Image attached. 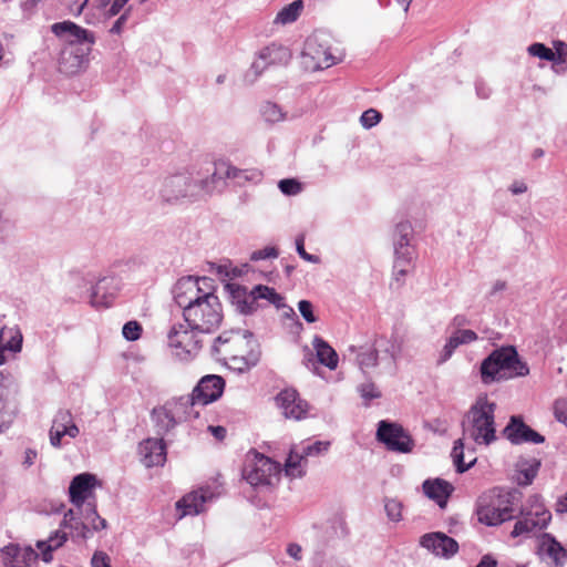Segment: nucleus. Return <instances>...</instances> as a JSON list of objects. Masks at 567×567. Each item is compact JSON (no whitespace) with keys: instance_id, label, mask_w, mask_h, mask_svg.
<instances>
[{"instance_id":"obj_31","label":"nucleus","mask_w":567,"mask_h":567,"mask_svg":"<svg viewBox=\"0 0 567 567\" xmlns=\"http://www.w3.org/2000/svg\"><path fill=\"white\" fill-rule=\"evenodd\" d=\"M538 550L542 555L550 558L556 566H561L567 557V551L563 545L548 533L542 535Z\"/></svg>"},{"instance_id":"obj_58","label":"nucleus","mask_w":567,"mask_h":567,"mask_svg":"<svg viewBox=\"0 0 567 567\" xmlns=\"http://www.w3.org/2000/svg\"><path fill=\"white\" fill-rule=\"evenodd\" d=\"M508 189L513 195H520L527 192L528 186L524 181H514Z\"/></svg>"},{"instance_id":"obj_17","label":"nucleus","mask_w":567,"mask_h":567,"mask_svg":"<svg viewBox=\"0 0 567 567\" xmlns=\"http://www.w3.org/2000/svg\"><path fill=\"white\" fill-rule=\"evenodd\" d=\"M97 484L96 476L91 473H81L72 478L69 496L76 509H82L89 502H95L94 492Z\"/></svg>"},{"instance_id":"obj_35","label":"nucleus","mask_w":567,"mask_h":567,"mask_svg":"<svg viewBox=\"0 0 567 567\" xmlns=\"http://www.w3.org/2000/svg\"><path fill=\"white\" fill-rule=\"evenodd\" d=\"M305 9V3L302 0H295L291 3L282 7L276 14L272 23L275 25H289L296 22L301 16Z\"/></svg>"},{"instance_id":"obj_40","label":"nucleus","mask_w":567,"mask_h":567,"mask_svg":"<svg viewBox=\"0 0 567 567\" xmlns=\"http://www.w3.org/2000/svg\"><path fill=\"white\" fill-rule=\"evenodd\" d=\"M540 463L536 460L518 464L517 482L519 485H529L536 477Z\"/></svg>"},{"instance_id":"obj_20","label":"nucleus","mask_w":567,"mask_h":567,"mask_svg":"<svg viewBox=\"0 0 567 567\" xmlns=\"http://www.w3.org/2000/svg\"><path fill=\"white\" fill-rule=\"evenodd\" d=\"M420 545L436 557L449 559L458 551L457 542L441 532L427 533L420 538Z\"/></svg>"},{"instance_id":"obj_42","label":"nucleus","mask_w":567,"mask_h":567,"mask_svg":"<svg viewBox=\"0 0 567 567\" xmlns=\"http://www.w3.org/2000/svg\"><path fill=\"white\" fill-rule=\"evenodd\" d=\"M413 235V228L412 225L404 220L399 223L393 233V247H396L398 245L402 246H410L411 239Z\"/></svg>"},{"instance_id":"obj_62","label":"nucleus","mask_w":567,"mask_h":567,"mask_svg":"<svg viewBox=\"0 0 567 567\" xmlns=\"http://www.w3.org/2000/svg\"><path fill=\"white\" fill-rule=\"evenodd\" d=\"M127 20L126 13L122 14L112 25L111 32L120 34L122 32V29Z\"/></svg>"},{"instance_id":"obj_53","label":"nucleus","mask_w":567,"mask_h":567,"mask_svg":"<svg viewBox=\"0 0 567 567\" xmlns=\"http://www.w3.org/2000/svg\"><path fill=\"white\" fill-rule=\"evenodd\" d=\"M279 255L278 250L272 246L264 247L262 249L255 250L250 254V260L259 261L266 259H275Z\"/></svg>"},{"instance_id":"obj_8","label":"nucleus","mask_w":567,"mask_h":567,"mask_svg":"<svg viewBox=\"0 0 567 567\" xmlns=\"http://www.w3.org/2000/svg\"><path fill=\"white\" fill-rule=\"evenodd\" d=\"M199 410L187 395L174 396L162 405L152 410L151 417L157 429V433L166 434L178 424L195 420L199 416Z\"/></svg>"},{"instance_id":"obj_47","label":"nucleus","mask_w":567,"mask_h":567,"mask_svg":"<svg viewBox=\"0 0 567 567\" xmlns=\"http://www.w3.org/2000/svg\"><path fill=\"white\" fill-rule=\"evenodd\" d=\"M554 53L556 54V61L554 62L553 70L558 73L557 65L565 64L567 62V43L561 40L553 42Z\"/></svg>"},{"instance_id":"obj_7","label":"nucleus","mask_w":567,"mask_h":567,"mask_svg":"<svg viewBox=\"0 0 567 567\" xmlns=\"http://www.w3.org/2000/svg\"><path fill=\"white\" fill-rule=\"evenodd\" d=\"M301 59L306 69L318 71L339 63L342 60V53L331 34L326 31H316L305 41Z\"/></svg>"},{"instance_id":"obj_41","label":"nucleus","mask_w":567,"mask_h":567,"mask_svg":"<svg viewBox=\"0 0 567 567\" xmlns=\"http://www.w3.org/2000/svg\"><path fill=\"white\" fill-rule=\"evenodd\" d=\"M361 370L374 368L378 364L379 352L374 348H360L355 358Z\"/></svg>"},{"instance_id":"obj_36","label":"nucleus","mask_w":567,"mask_h":567,"mask_svg":"<svg viewBox=\"0 0 567 567\" xmlns=\"http://www.w3.org/2000/svg\"><path fill=\"white\" fill-rule=\"evenodd\" d=\"M66 539L68 534L62 529H58L47 540H39L37 547L41 551L43 561L50 563L52 560V551L60 548Z\"/></svg>"},{"instance_id":"obj_2","label":"nucleus","mask_w":567,"mask_h":567,"mask_svg":"<svg viewBox=\"0 0 567 567\" xmlns=\"http://www.w3.org/2000/svg\"><path fill=\"white\" fill-rule=\"evenodd\" d=\"M495 409L496 404L489 401L487 396H480L467 412L462 423L463 437L454 442L451 454L458 473L467 471L476 462V458L472 455H470L468 463L464 462L465 440H471L475 444L484 446H488L496 441Z\"/></svg>"},{"instance_id":"obj_45","label":"nucleus","mask_w":567,"mask_h":567,"mask_svg":"<svg viewBox=\"0 0 567 567\" xmlns=\"http://www.w3.org/2000/svg\"><path fill=\"white\" fill-rule=\"evenodd\" d=\"M403 505L396 498H385L384 509L391 522L399 523L402 519Z\"/></svg>"},{"instance_id":"obj_19","label":"nucleus","mask_w":567,"mask_h":567,"mask_svg":"<svg viewBox=\"0 0 567 567\" xmlns=\"http://www.w3.org/2000/svg\"><path fill=\"white\" fill-rule=\"evenodd\" d=\"M79 433L80 429L75 424L71 412L61 410L55 414L49 432L50 444L60 449L64 444L63 437L75 439Z\"/></svg>"},{"instance_id":"obj_26","label":"nucleus","mask_w":567,"mask_h":567,"mask_svg":"<svg viewBox=\"0 0 567 567\" xmlns=\"http://www.w3.org/2000/svg\"><path fill=\"white\" fill-rule=\"evenodd\" d=\"M141 461L146 467L162 466L166 462V446L163 439H146L138 447Z\"/></svg>"},{"instance_id":"obj_52","label":"nucleus","mask_w":567,"mask_h":567,"mask_svg":"<svg viewBox=\"0 0 567 567\" xmlns=\"http://www.w3.org/2000/svg\"><path fill=\"white\" fill-rule=\"evenodd\" d=\"M452 336L460 346L470 344L478 339L476 332L470 329H456Z\"/></svg>"},{"instance_id":"obj_59","label":"nucleus","mask_w":567,"mask_h":567,"mask_svg":"<svg viewBox=\"0 0 567 567\" xmlns=\"http://www.w3.org/2000/svg\"><path fill=\"white\" fill-rule=\"evenodd\" d=\"M90 0H84L82 3L74 2L69 6V11L71 14L79 17L81 13H85L89 7Z\"/></svg>"},{"instance_id":"obj_14","label":"nucleus","mask_w":567,"mask_h":567,"mask_svg":"<svg viewBox=\"0 0 567 567\" xmlns=\"http://www.w3.org/2000/svg\"><path fill=\"white\" fill-rule=\"evenodd\" d=\"M377 439L388 450L399 453H411L414 447L411 435L400 424L388 421L379 422Z\"/></svg>"},{"instance_id":"obj_33","label":"nucleus","mask_w":567,"mask_h":567,"mask_svg":"<svg viewBox=\"0 0 567 567\" xmlns=\"http://www.w3.org/2000/svg\"><path fill=\"white\" fill-rule=\"evenodd\" d=\"M318 361L330 370H336L339 357L336 350L322 338L316 336L312 341Z\"/></svg>"},{"instance_id":"obj_29","label":"nucleus","mask_w":567,"mask_h":567,"mask_svg":"<svg viewBox=\"0 0 567 567\" xmlns=\"http://www.w3.org/2000/svg\"><path fill=\"white\" fill-rule=\"evenodd\" d=\"M424 494L433 499L440 507L446 505L447 498L453 492V486L444 480H426L423 483Z\"/></svg>"},{"instance_id":"obj_12","label":"nucleus","mask_w":567,"mask_h":567,"mask_svg":"<svg viewBox=\"0 0 567 567\" xmlns=\"http://www.w3.org/2000/svg\"><path fill=\"white\" fill-rule=\"evenodd\" d=\"M280 473L278 463L258 453L247 458L243 471L244 478L255 487L276 485L280 480Z\"/></svg>"},{"instance_id":"obj_46","label":"nucleus","mask_w":567,"mask_h":567,"mask_svg":"<svg viewBox=\"0 0 567 567\" xmlns=\"http://www.w3.org/2000/svg\"><path fill=\"white\" fill-rule=\"evenodd\" d=\"M278 187L284 195L296 196L302 190V185L295 178L281 179L278 183Z\"/></svg>"},{"instance_id":"obj_27","label":"nucleus","mask_w":567,"mask_h":567,"mask_svg":"<svg viewBox=\"0 0 567 567\" xmlns=\"http://www.w3.org/2000/svg\"><path fill=\"white\" fill-rule=\"evenodd\" d=\"M213 497L208 488H200L185 495L176 504L177 511L181 512L179 517L187 515H198L205 511V504Z\"/></svg>"},{"instance_id":"obj_11","label":"nucleus","mask_w":567,"mask_h":567,"mask_svg":"<svg viewBox=\"0 0 567 567\" xmlns=\"http://www.w3.org/2000/svg\"><path fill=\"white\" fill-rule=\"evenodd\" d=\"M226 287L243 313L252 312L256 309L255 305L258 299H265L278 309L285 306L284 297L268 286L257 285L250 291L238 284H228Z\"/></svg>"},{"instance_id":"obj_18","label":"nucleus","mask_w":567,"mask_h":567,"mask_svg":"<svg viewBox=\"0 0 567 567\" xmlns=\"http://www.w3.org/2000/svg\"><path fill=\"white\" fill-rule=\"evenodd\" d=\"M17 390L18 384L14 377L9 372L0 371V432L7 429L12 421V401Z\"/></svg>"},{"instance_id":"obj_54","label":"nucleus","mask_w":567,"mask_h":567,"mask_svg":"<svg viewBox=\"0 0 567 567\" xmlns=\"http://www.w3.org/2000/svg\"><path fill=\"white\" fill-rule=\"evenodd\" d=\"M92 567H111L109 555L102 550H96L91 559Z\"/></svg>"},{"instance_id":"obj_51","label":"nucleus","mask_w":567,"mask_h":567,"mask_svg":"<svg viewBox=\"0 0 567 567\" xmlns=\"http://www.w3.org/2000/svg\"><path fill=\"white\" fill-rule=\"evenodd\" d=\"M298 310L306 322L315 323L318 321V317L315 315L313 305L310 301L300 300L298 302Z\"/></svg>"},{"instance_id":"obj_30","label":"nucleus","mask_w":567,"mask_h":567,"mask_svg":"<svg viewBox=\"0 0 567 567\" xmlns=\"http://www.w3.org/2000/svg\"><path fill=\"white\" fill-rule=\"evenodd\" d=\"M259 58L262 59L268 66L286 65L291 60L290 50L279 43L272 42L258 51Z\"/></svg>"},{"instance_id":"obj_24","label":"nucleus","mask_w":567,"mask_h":567,"mask_svg":"<svg viewBox=\"0 0 567 567\" xmlns=\"http://www.w3.org/2000/svg\"><path fill=\"white\" fill-rule=\"evenodd\" d=\"M23 348V334L18 324L3 326L0 329V365L8 362V354L17 357Z\"/></svg>"},{"instance_id":"obj_48","label":"nucleus","mask_w":567,"mask_h":567,"mask_svg":"<svg viewBox=\"0 0 567 567\" xmlns=\"http://www.w3.org/2000/svg\"><path fill=\"white\" fill-rule=\"evenodd\" d=\"M142 333V326L137 321H128L123 326L122 334L128 341H136Z\"/></svg>"},{"instance_id":"obj_23","label":"nucleus","mask_w":567,"mask_h":567,"mask_svg":"<svg viewBox=\"0 0 567 567\" xmlns=\"http://www.w3.org/2000/svg\"><path fill=\"white\" fill-rule=\"evenodd\" d=\"M276 403L286 419L296 421L306 417L309 408L308 403L293 389L279 392L276 396Z\"/></svg>"},{"instance_id":"obj_13","label":"nucleus","mask_w":567,"mask_h":567,"mask_svg":"<svg viewBox=\"0 0 567 567\" xmlns=\"http://www.w3.org/2000/svg\"><path fill=\"white\" fill-rule=\"evenodd\" d=\"M329 442L317 441L299 444L291 449L285 464V473L291 478L303 476L308 456L324 454L329 449Z\"/></svg>"},{"instance_id":"obj_28","label":"nucleus","mask_w":567,"mask_h":567,"mask_svg":"<svg viewBox=\"0 0 567 567\" xmlns=\"http://www.w3.org/2000/svg\"><path fill=\"white\" fill-rule=\"evenodd\" d=\"M378 349L379 355L382 361H386L388 365L394 370L396 361L400 359L403 352L404 341L400 336H391L390 338H378L374 342Z\"/></svg>"},{"instance_id":"obj_37","label":"nucleus","mask_w":567,"mask_h":567,"mask_svg":"<svg viewBox=\"0 0 567 567\" xmlns=\"http://www.w3.org/2000/svg\"><path fill=\"white\" fill-rule=\"evenodd\" d=\"M113 0H90L87 10L85 11V21L89 24H95L102 19H109L113 16H109L110 6Z\"/></svg>"},{"instance_id":"obj_44","label":"nucleus","mask_w":567,"mask_h":567,"mask_svg":"<svg viewBox=\"0 0 567 567\" xmlns=\"http://www.w3.org/2000/svg\"><path fill=\"white\" fill-rule=\"evenodd\" d=\"M527 52L532 56H536L540 60L545 61H556V54L554 53L553 49L547 48L545 44L536 42L530 44L527 48Z\"/></svg>"},{"instance_id":"obj_61","label":"nucleus","mask_w":567,"mask_h":567,"mask_svg":"<svg viewBox=\"0 0 567 567\" xmlns=\"http://www.w3.org/2000/svg\"><path fill=\"white\" fill-rule=\"evenodd\" d=\"M128 0H113L110 6L109 16H116Z\"/></svg>"},{"instance_id":"obj_38","label":"nucleus","mask_w":567,"mask_h":567,"mask_svg":"<svg viewBox=\"0 0 567 567\" xmlns=\"http://www.w3.org/2000/svg\"><path fill=\"white\" fill-rule=\"evenodd\" d=\"M78 511L90 527L91 532H99L107 527L106 520L97 514L95 502H89L85 507Z\"/></svg>"},{"instance_id":"obj_5","label":"nucleus","mask_w":567,"mask_h":567,"mask_svg":"<svg viewBox=\"0 0 567 567\" xmlns=\"http://www.w3.org/2000/svg\"><path fill=\"white\" fill-rule=\"evenodd\" d=\"M51 31L68 44L61 53L60 70L66 74L79 72L95 43L94 33L72 21L56 22L51 25Z\"/></svg>"},{"instance_id":"obj_56","label":"nucleus","mask_w":567,"mask_h":567,"mask_svg":"<svg viewBox=\"0 0 567 567\" xmlns=\"http://www.w3.org/2000/svg\"><path fill=\"white\" fill-rule=\"evenodd\" d=\"M37 458H38L37 450L31 449V447L25 449L22 454L21 464L24 468H30L35 463Z\"/></svg>"},{"instance_id":"obj_43","label":"nucleus","mask_w":567,"mask_h":567,"mask_svg":"<svg viewBox=\"0 0 567 567\" xmlns=\"http://www.w3.org/2000/svg\"><path fill=\"white\" fill-rule=\"evenodd\" d=\"M268 68L267 63L260 59L259 53H257L256 59L244 75V82L248 85L254 84Z\"/></svg>"},{"instance_id":"obj_50","label":"nucleus","mask_w":567,"mask_h":567,"mask_svg":"<svg viewBox=\"0 0 567 567\" xmlns=\"http://www.w3.org/2000/svg\"><path fill=\"white\" fill-rule=\"evenodd\" d=\"M381 113L374 109L364 111L360 117V123L364 128H371L381 121Z\"/></svg>"},{"instance_id":"obj_63","label":"nucleus","mask_w":567,"mask_h":567,"mask_svg":"<svg viewBox=\"0 0 567 567\" xmlns=\"http://www.w3.org/2000/svg\"><path fill=\"white\" fill-rule=\"evenodd\" d=\"M208 431L219 441L226 436V429L224 426H208Z\"/></svg>"},{"instance_id":"obj_15","label":"nucleus","mask_w":567,"mask_h":567,"mask_svg":"<svg viewBox=\"0 0 567 567\" xmlns=\"http://www.w3.org/2000/svg\"><path fill=\"white\" fill-rule=\"evenodd\" d=\"M477 517L482 524L497 526L514 517V511L502 497H481L477 505Z\"/></svg>"},{"instance_id":"obj_64","label":"nucleus","mask_w":567,"mask_h":567,"mask_svg":"<svg viewBox=\"0 0 567 567\" xmlns=\"http://www.w3.org/2000/svg\"><path fill=\"white\" fill-rule=\"evenodd\" d=\"M497 563L489 555H485L476 567H496Z\"/></svg>"},{"instance_id":"obj_34","label":"nucleus","mask_w":567,"mask_h":567,"mask_svg":"<svg viewBox=\"0 0 567 567\" xmlns=\"http://www.w3.org/2000/svg\"><path fill=\"white\" fill-rule=\"evenodd\" d=\"M79 514L80 512L78 513L72 508L65 512L60 527L74 532L76 537L87 539L91 537V529L85 520L79 517Z\"/></svg>"},{"instance_id":"obj_32","label":"nucleus","mask_w":567,"mask_h":567,"mask_svg":"<svg viewBox=\"0 0 567 567\" xmlns=\"http://www.w3.org/2000/svg\"><path fill=\"white\" fill-rule=\"evenodd\" d=\"M394 248V277L400 280L401 277L408 275L411 268V262L414 258V248L412 245L402 246L401 244Z\"/></svg>"},{"instance_id":"obj_1","label":"nucleus","mask_w":567,"mask_h":567,"mask_svg":"<svg viewBox=\"0 0 567 567\" xmlns=\"http://www.w3.org/2000/svg\"><path fill=\"white\" fill-rule=\"evenodd\" d=\"M208 278L186 277L177 281L174 290L176 303L183 308L185 322L202 333H212L221 323V303L213 292H202L200 284L207 286Z\"/></svg>"},{"instance_id":"obj_55","label":"nucleus","mask_w":567,"mask_h":567,"mask_svg":"<svg viewBox=\"0 0 567 567\" xmlns=\"http://www.w3.org/2000/svg\"><path fill=\"white\" fill-rule=\"evenodd\" d=\"M296 248H297L298 255L303 260L309 261V262H318L319 258L317 256L308 254L307 249H305L302 237H299L296 239Z\"/></svg>"},{"instance_id":"obj_25","label":"nucleus","mask_w":567,"mask_h":567,"mask_svg":"<svg viewBox=\"0 0 567 567\" xmlns=\"http://www.w3.org/2000/svg\"><path fill=\"white\" fill-rule=\"evenodd\" d=\"M118 290L120 280L116 277H103L92 287L90 303L95 308L109 307Z\"/></svg>"},{"instance_id":"obj_21","label":"nucleus","mask_w":567,"mask_h":567,"mask_svg":"<svg viewBox=\"0 0 567 567\" xmlns=\"http://www.w3.org/2000/svg\"><path fill=\"white\" fill-rule=\"evenodd\" d=\"M38 557V553L31 546L19 544H9L0 550L2 567H30Z\"/></svg>"},{"instance_id":"obj_57","label":"nucleus","mask_w":567,"mask_h":567,"mask_svg":"<svg viewBox=\"0 0 567 567\" xmlns=\"http://www.w3.org/2000/svg\"><path fill=\"white\" fill-rule=\"evenodd\" d=\"M361 395L365 399H374L380 396V392L372 383L362 384L360 386Z\"/></svg>"},{"instance_id":"obj_6","label":"nucleus","mask_w":567,"mask_h":567,"mask_svg":"<svg viewBox=\"0 0 567 567\" xmlns=\"http://www.w3.org/2000/svg\"><path fill=\"white\" fill-rule=\"evenodd\" d=\"M481 379L484 384L506 381L519 377H526L529 368L522 361L514 347H502L486 357L480 368Z\"/></svg>"},{"instance_id":"obj_39","label":"nucleus","mask_w":567,"mask_h":567,"mask_svg":"<svg viewBox=\"0 0 567 567\" xmlns=\"http://www.w3.org/2000/svg\"><path fill=\"white\" fill-rule=\"evenodd\" d=\"M259 112L262 120L268 124H277L287 118V113L281 109V106L269 101L260 105Z\"/></svg>"},{"instance_id":"obj_16","label":"nucleus","mask_w":567,"mask_h":567,"mask_svg":"<svg viewBox=\"0 0 567 567\" xmlns=\"http://www.w3.org/2000/svg\"><path fill=\"white\" fill-rule=\"evenodd\" d=\"M224 388L225 381L221 377L208 374L199 380L187 396L196 408L205 406L218 400L224 392Z\"/></svg>"},{"instance_id":"obj_22","label":"nucleus","mask_w":567,"mask_h":567,"mask_svg":"<svg viewBox=\"0 0 567 567\" xmlns=\"http://www.w3.org/2000/svg\"><path fill=\"white\" fill-rule=\"evenodd\" d=\"M503 432L512 444H542L545 442V437L528 426L520 416H512Z\"/></svg>"},{"instance_id":"obj_4","label":"nucleus","mask_w":567,"mask_h":567,"mask_svg":"<svg viewBox=\"0 0 567 567\" xmlns=\"http://www.w3.org/2000/svg\"><path fill=\"white\" fill-rule=\"evenodd\" d=\"M251 332L236 329L220 333L210 348V354L229 369L244 372L256 365L259 352Z\"/></svg>"},{"instance_id":"obj_9","label":"nucleus","mask_w":567,"mask_h":567,"mask_svg":"<svg viewBox=\"0 0 567 567\" xmlns=\"http://www.w3.org/2000/svg\"><path fill=\"white\" fill-rule=\"evenodd\" d=\"M197 329L188 323H175L167 332V346L172 355L181 362L193 361L199 353L203 341Z\"/></svg>"},{"instance_id":"obj_49","label":"nucleus","mask_w":567,"mask_h":567,"mask_svg":"<svg viewBox=\"0 0 567 567\" xmlns=\"http://www.w3.org/2000/svg\"><path fill=\"white\" fill-rule=\"evenodd\" d=\"M458 347H460V344L457 343L456 339H454V337L451 334L450 338L446 340L443 349L440 352V355H439V359H437V363L439 364H443L447 360H450L451 357L453 355L454 351Z\"/></svg>"},{"instance_id":"obj_3","label":"nucleus","mask_w":567,"mask_h":567,"mask_svg":"<svg viewBox=\"0 0 567 567\" xmlns=\"http://www.w3.org/2000/svg\"><path fill=\"white\" fill-rule=\"evenodd\" d=\"M258 172L241 171L228 163L220 162L215 164V169L210 177L195 181L187 173H179L166 176L159 186L158 193L162 200L174 204L184 198L193 197L199 190L212 193L216 188V182L224 178L250 181L259 177Z\"/></svg>"},{"instance_id":"obj_10","label":"nucleus","mask_w":567,"mask_h":567,"mask_svg":"<svg viewBox=\"0 0 567 567\" xmlns=\"http://www.w3.org/2000/svg\"><path fill=\"white\" fill-rule=\"evenodd\" d=\"M520 518L515 523L511 533L513 537L529 536L532 533L547 527L551 514L545 508L539 496H530L520 512Z\"/></svg>"},{"instance_id":"obj_60","label":"nucleus","mask_w":567,"mask_h":567,"mask_svg":"<svg viewBox=\"0 0 567 567\" xmlns=\"http://www.w3.org/2000/svg\"><path fill=\"white\" fill-rule=\"evenodd\" d=\"M287 554L293 558L295 560H301L302 558V548L299 544L291 543L287 547Z\"/></svg>"}]
</instances>
